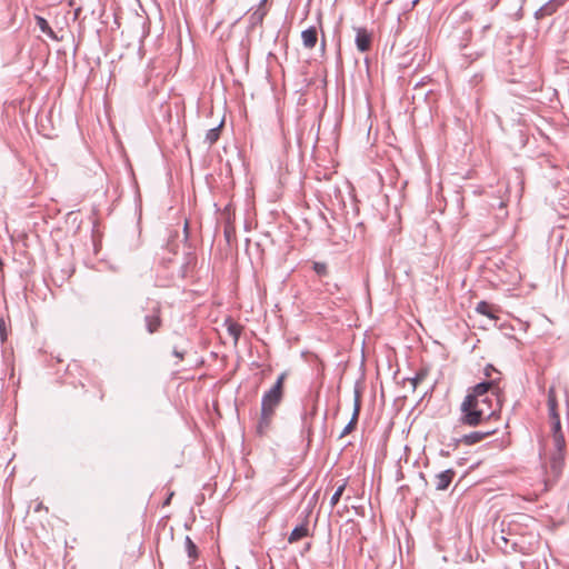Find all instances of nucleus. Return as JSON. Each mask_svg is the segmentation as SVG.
I'll return each mask as SVG.
<instances>
[{
	"instance_id": "nucleus-1",
	"label": "nucleus",
	"mask_w": 569,
	"mask_h": 569,
	"mask_svg": "<svg viewBox=\"0 0 569 569\" xmlns=\"http://www.w3.org/2000/svg\"><path fill=\"white\" fill-rule=\"evenodd\" d=\"M490 388H496V383H478L468 390L460 405V420L463 425L477 427L500 419L501 395H492Z\"/></svg>"
},
{
	"instance_id": "nucleus-2",
	"label": "nucleus",
	"mask_w": 569,
	"mask_h": 569,
	"mask_svg": "<svg viewBox=\"0 0 569 569\" xmlns=\"http://www.w3.org/2000/svg\"><path fill=\"white\" fill-rule=\"evenodd\" d=\"M286 377V372L281 373L278 377L274 386L262 397L261 413L257 425V432L261 436L264 435L270 428L274 416V410L282 400Z\"/></svg>"
},
{
	"instance_id": "nucleus-3",
	"label": "nucleus",
	"mask_w": 569,
	"mask_h": 569,
	"mask_svg": "<svg viewBox=\"0 0 569 569\" xmlns=\"http://www.w3.org/2000/svg\"><path fill=\"white\" fill-rule=\"evenodd\" d=\"M551 420V430H552V441L553 446L558 452L559 458L562 457V451L566 447L563 435L561 433V423L559 416L550 417Z\"/></svg>"
},
{
	"instance_id": "nucleus-4",
	"label": "nucleus",
	"mask_w": 569,
	"mask_h": 569,
	"mask_svg": "<svg viewBox=\"0 0 569 569\" xmlns=\"http://www.w3.org/2000/svg\"><path fill=\"white\" fill-rule=\"evenodd\" d=\"M485 377L486 381H482L481 383H496V388H490L492 395H501L502 388L500 386L501 383V372L497 370L492 365H488L485 368Z\"/></svg>"
},
{
	"instance_id": "nucleus-5",
	"label": "nucleus",
	"mask_w": 569,
	"mask_h": 569,
	"mask_svg": "<svg viewBox=\"0 0 569 569\" xmlns=\"http://www.w3.org/2000/svg\"><path fill=\"white\" fill-rule=\"evenodd\" d=\"M147 329L150 333H154L161 326V309L160 306H156L152 309V313L146 317Z\"/></svg>"
},
{
	"instance_id": "nucleus-6",
	"label": "nucleus",
	"mask_w": 569,
	"mask_h": 569,
	"mask_svg": "<svg viewBox=\"0 0 569 569\" xmlns=\"http://www.w3.org/2000/svg\"><path fill=\"white\" fill-rule=\"evenodd\" d=\"M372 42L371 34L363 28L357 30L356 44L359 51L366 52L370 50Z\"/></svg>"
},
{
	"instance_id": "nucleus-7",
	"label": "nucleus",
	"mask_w": 569,
	"mask_h": 569,
	"mask_svg": "<svg viewBox=\"0 0 569 569\" xmlns=\"http://www.w3.org/2000/svg\"><path fill=\"white\" fill-rule=\"evenodd\" d=\"M456 472L452 469L445 470L436 476V489L446 490L451 483Z\"/></svg>"
},
{
	"instance_id": "nucleus-8",
	"label": "nucleus",
	"mask_w": 569,
	"mask_h": 569,
	"mask_svg": "<svg viewBox=\"0 0 569 569\" xmlns=\"http://www.w3.org/2000/svg\"><path fill=\"white\" fill-rule=\"evenodd\" d=\"M302 43L307 49H312L318 41V32L316 27H310L301 32Z\"/></svg>"
},
{
	"instance_id": "nucleus-9",
	"label": "nucleus",
	"mask_w": 569,
	"mask_h": 569,
	"mask_svg": "<svg viewBox=\"0 0 569 569\" xmlns=\"http://www.w3.org/2000/svg\"><path fill=\"white\" fill-rule=\"evenodd\" d=\"M359 412H360V400H359V396H357L356 400H355L352 418H351L350 422L345 427L343 431L341 432V437L349 435L356 428Z\"/></svg>"
},
{
	"instance_id": "nucleus-10",
	"label": "nucleus",
	"mask_w": 569,
	"mask_h": 569,
	"mask_svg": "<svg viewBox=\"0 0 569 569\" xmlns=\"http://www.w3.org/2000/svg\"><path fill=\"white\" fill-rule=\"evenodd\" d=\"M496 430H491V431H487V432H479V431H475V432H471L469 435H466L463 438H462V441L463 443L466 445H475L481 440H483L487 436H490L495 432Z\"/></svg>"
},
{
	"instance_id": "nucleus-11",
	"label": "nucleus",
	"mask_w": 569,
	"mask_h": 569,
	"mask_svg": "<svg viewBox=\"0 0 569 569\" xmlns=\"http://www.w3.org/2000/svg\"><path fill=\"white\" fill-rule=\"evenodd\" d=\"M308 535H309L308 526L307 525H301V526L296 527L291 531V533H290V536L288 538V541L290 543H295V542L301 540L302 538L307 537Z\"/></svg>"
},
{
	"instance_id": "nucleus-12",
	"label": "nucleus",
	"mask_w": 569,
	"mask_h": 569,
	"mask_svg": "<svg viewBox=\"0 0 569 569\" xmlns=\"http://www.w3.org/2000/svg\"><path fill=\"white\" fill-rule=\"evenodd\" d=\"M476 310L480 315H483L490 319H497V316L495 315V311H497V309L486 301L478 302Z\"/></svg>"
},
{
	"instance_id": "nucleus-13",
	"label": "nucleus",
	"mask_w": 569,
	"mask_h": 569,
	"mask_svg": "<svg viewBox=\"0 0 569 569\" xmlns=\"http://www.w3.org/2000/svg\"><path fill=\"white\" fill-rule=\"evenodd\" d=\"M558 402L556 397L555 388L551 387L548 391V409H549V416L556 417L559 416L557 411Z\"/></svg>"
},
{
	"instance_id": "nucleus-14",
	"label": "nucleus",
	"mask_w": 569,
	"mask_h": 569,
	"mask_svg": "<svg viewBox=\"0 0 569 569\" xmlns=\"http://www.w3.org/2000/svg\"><path fill=\"white\" fill-rule=\"evenodd\" d=\"M36 21H37V26L43 33H46L47 36H49L52 39L57 38L53 30L51 29V27L49 26L48 21L44 18H42L40 16H36Z\"/></svg>"
},
{
	"instance_id": "nucleus-15",
	"label": "nucleus",
	"mask_w": 569,
	"mask_h": 569,
	"mask_svg": "<svg viewBox=\"0 0 569 569\" xmlns=\"http://www.w3.org/2000/svg\"><path fill=\"white\" fill-rule=\"evenodd\" d=\"M186 550L191 560H196L198 558V549L193 543L190 537H186Z\"/></svg>"
},
{
	"instance_id": "nucleus-16",
	"label": "nucleus",
	"mask_w": 569,
	"mask_h": 569,
	"mask_svg": "<svg viewBox=\"0 0 569 569\" xmlns=\"http://www.w3.org/2000/svg\"><path fill=\"white\" fill-rule=\"evenodd\" d=\"M241 326L233 321L228 322V332L229 335L234 339V341H238L240 335H241Z\"/></svg>"
},
{
	"instance_id": "nucleus-17",
	"label": "nucleus",
	"mask_w": 569,
	"mask_h": 569,
	"mask_svg": "<svg viewBox=\"0 0 569 569\" xmlns=\"http://www.w3.org/2000/svg\"><path fill=\"white\" fill-rule=\"evenodd\" d=\"M222 123H220L218 127L212 128L207 133V140L209 142H216L220 138V131L222 129Z\"/></svg>"
},
{
	"instance_id": "nucleus-18",
	"label": "nucleus",
	"mask_w": 569,
	"mask_h": 569,
	"mask_svg": "<svg viewBox=\"0 0 569 569\" xmlns=\"http://www.w3.org/2000/svg\"><path fill=\"white\" fill-rule=\"evenodd\" d=\"M345 489H346V482L341 483L337 488L336 492L333 493V496L331 497V500H330V503H331L332 507L336 506L339 502V500H340Z\"/></svg>"
},
{
	"instance_id": "nucleus-19",
	"label": "nucleus",
	"mask_w": 569,
	"mask_h": 569,
	"mask_svg": "<svg viewBox=\"0 0 569 569\" xmlns=\"http://www.w3.org/2000/svg\"><path fill=\"white\" fill-rule=\"evenodd\" d=\"M567 0H551L546 4V11H555L558 7L562 6Z\"/></svg>"
},
{
	"instance_id": "nucleus-20",
	"label": "nucleus",
	"mask_w": 569,
	"mask_h": 569,
	"mask_svg": "<svg viewBox=\"0 0 569 569\" xmlns=\"http://www.w3.org/2000/svg\"><path fill=\"white\" fill-rule=\"evenodd\" d=\"M313 270L320 276L327 274V266L325 263L316 262L313 264Z\"/></svg>"
},
{
	"instance_id": "nucleus-21",
	"label": "nucleus",
	"mask_w": 569,
	"mask_h": 569,
	"mask_svg": "<svg viewBox=\"0 0 569 569\" xmlns=\"http://www.w3.org/2000/svg\"><path fill=\"white\" fill-rule=\"evenodd\" d=\"M0 337H1V341L4 342L8 338V333H7V329H6V322L4 320L1 318L0 319Z\"/></svg>"
},
{
	"instance_id": "nucleus-22",
	"label": "nucleus",
	"mask_w": 569,
	"mask_h": 569,
	"mask_svg": "<svg viewBox=\"0 0 569 569\" xmlns=\"http://www.w3.org/2000/svg\"><path fill=\"white\" fill-rule=\"evenodd\" d=\"M426 376L427 373L425 371L418 372L416 377L411 380L413 388H416L417 385L426 378Z\"/></svg>"
},
{
	"instance_id": "nucleus-23",
	"label": "nucleus",
	"mask_w": 569,
	"mask_h": 569,
	"mask_svg": "<svg viewBox=\"0 0 569 569\" xmlns=\"http://www.w3.org/2000/svg\"><path fill=\"white\" fill-rule=\"evenodd\" d=\"M234 234V228L232 224H228L226 228H224V236L227 238L228 241H230L231 237Z\"/></svg>"
},
{
	"instance_id": "nucleus-24",
	"label": "nucleus",
	"mask_w": 569,
	"mask_h": 569,
	"mask_svg": "<svg viewBox=\"0 0 569 569\" xmlns=\"http://www.w3.org/2000/svg\"><path fill=\"white\" fill-rule=\"evenodd\" d=\"M173 497V492H171L168 497V499L166 500L164 505H169L170 503V499Z\"/></svg>"
}]
</instances>
